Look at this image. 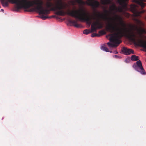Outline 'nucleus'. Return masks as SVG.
I'll return each instance as SVG.
<instances>
[{
    "instance_id": "1",
    "label": "nucleus",
    "mask_w": 146,
    "mask_h": 146,
    "mask_svg": "<svg viewBox=\"0 0 146 146\" xmlns=\"http://www.w3.org/2000/svg\"><path fill=\"white\" fill-rule=\"evenodd\" d=\"M43 4L42 0L32 1V7L35 5L36 6L35 7V9L40 15L49 14L50 11H54L56 12V14L58 15L64 16L67 14L80 21H86L89 25L92 23V19L89 13L85 9H82L72 11L69 10L66 11H64L68 7V5L63 2L62 0H57L54 5L51 2H47L46 6L47 8H50V9H44L42 7Z\"/></svg>"
},
{
    "instance_id": "2",
    "label": "nucleus",
    "mask_w": 146,
    "mask_h": 146,
    "mask_svg": "<svg viewBox=\"0 0 146 146\" xmlns=\"http://www.w3.org/2000/svg\"><path fill=\"white\" fill-rule=\"evenodd\" d=\"M98 17L104 21H108L110 19L112 21L113 23H111L108 21L107 24V29L108 31L111 33H114L113 34H110V37L109 40L110 42L107 44L110 48L117 47L118 45L121 43V41L118 39L119 37H121L125 35L129 39L133 42H135L138 41L139 45L141 47L146 49V41L137 39L136 35L131 30L127 29L125 27V25L121 18L117 15H116L115 19H118L119 21L120 25L122 27H118L115 21V19H114L108 18L107 15H103L99 13L98 15Z\"/></svg>"
},
{
    "instance_id": "3",
    "label": "nucleus",
    "mask_w": 146,
    "mask_h": 146,
    "mask_svg": "<svg viewBox=\"0 0 146 146\" xmlns=\"http://www.w3.org/2000/svg\"><path fill=\"white\" fill-rule=\"evenodd\" d=\"M96 22L93 23L91 26V29H86L84 30L83 33L88 35L89 33L94 32H96L97 29H100L103 27V24L100 22L98 20Z\"/></svg>"
},
{
    "instance_id": "4",
    "label": "nucleus",
    "mask_w": 146,
    "mask_h": 146,
    "mask_svg": "<svg viewBox=\"0 0 146 146\" xmlns=\"http://www.w3.org/2000/svg\"><path fill=\"white\" fill-rule=\"evenodd\" d=\"M136 64L134 65L133 66L134 69L142 74H146V73L143 67L141 61L140 60H138L136 62Z\"/></svg>"
},
{
    "instance_id": "5",
    "label": "nucleus",
    "mask_w": 146,
    "mask_h": 146,
    "mask_svg": "<svg viewBox=\"0 0 146 146\" xmlns=\"http://www.w3.org/2000/svg\"><path fill=\"white\" fill-rule=\"evenodd\" d=\"M127 0H117V3L121 6L117 8V11L121 12L123 11V9L126 7L127 4L126 2Z\"/></svg>"
},
{
    "instance_id": "6",
    "label": "nucleus",
    "mask_w": 146,
    "mask_h": 146,
    "mask_svg": "<svg viewBox=\"0 0 146 146\" xmlns=\"http://www.w3.org/2000/svg\"><path fill=\"white\" fill-rule=\"evenodd\" d=\"M86 0L88 2L87 4L93 8H95L98 7L100 5L99 2L95 0Z\"/></svg>"
},
{
    "instance_id": "7",
    "label": "nucleus",
    "mask_w": 146,
    "mask_h": 146,
    "mask_svg": "<svg viewBox=\"0 0 146 146\" xmlns=\"http://www.w3.org/2000/svg\"><path fill=\"white\" fill-rule=\"evenodd\" d=\"M86 0L88 2L87 4L93 8H95L98 7L100 5L99 2L95 0Z\"/></svg>"
},
{
    "instance_id": "8",
    "label": "nucleus",
    "mask_w": 146,
    "mask_h": 146,
    "mask_svg": "<svg viewBox=\"0 0 146 146\" xmlns=\"http://www.w3.org/2000/svg\"><path fill=\"white\" fill-rule=\"evenodd\" d=\"M121 51L123 54L127 55H129L131 53L134 54L133 50L125 47H123L121 49Z\"/></svg>"
},
{
    "instance_id": "9",
    "label": "nucleus",
    "mask_w": 146,
    "mask_h": 146,
    "mask_svg": "<svg viewBox=\"0 0 146 146\" xmlns=\"http://www.w3.org/2000/svg\"><path fill=\"white\" fill-rule=\"evenodd\" d=\"M137 6L135 5L132 4L131 5L130 8L131 11L134 13H135V15L137 16H139L140 13L138 12L137 9Z\"/></svg>"
},
{
    "instance_id": "10",
    "label": "nucleus",
    "mask_w": 146,
    "mask_h": 146,
    "mask_svg": "<svg viewBox=\"0 0 146 146\" xmlns=\"http://www.w3.org/2000/svg\"><path fill=\"white\" fill-rule=\"evenodd\" d=\"M136 1L137 3L141 6L142 8L144 7L146 5V4L143 2L146 1V0H137Z\"/></svg>"
},
{
    "instance_id": "11",
    "label": "nucleus",
    "mask_w": 146,
    "mask_h": 146,
    "mask_svg": "<svg viewBox=\"0 0 146 146\" xmlns=\"http://www.w3.org/2000/svg\"><path fill=\"white\" fill-rule=\"evenodd\" d=\"M69 22L70 23L72 24L75 27H81V25L78 24L77 21L75 20H69Z\"/></svg>"
},
{
    "instance_id": "12",
    "label": "nucleus",
    "mask_w": 146,
    "mask_h": 146,
    "mask_svg": "<svg viewBox=\"0 0 146 146\" xmlns=\"http://www.w3.org/2000/svg\"><path fill=\"white\" fill-rule=\"evenodd\" d=\"M138 31H139V34L140 35V37H141V35L143 34L146 33V31H145V30L144 29L141 27L139 29H138Z\"/></svg>"
},
{
    "instance_id": "13",
    "label": "nucleus",
    "mask_w": 146,
    "mask_h": 146,
    "mask_svg": "<svg viewBox=\"0 0 146 146\" xmlns=\"http://www.w3.org/2000/svg\"><path fill=\"white\" fill-rule=\"evenodd\" d=\"M131 59L132 61L139 60V57L135 55H132L131 57Z\"/></svg>"
},
{
    "instance_id": "14",
    "label": "nucleus",
    "mask_w": 146,
    "mask_h": 146,
    "mask_svg": "<svg viewBox=\"0 0 146 146\" xmlns=\"http://www.w3.org/2000/svg\"><path fill=\"white\" fill-rule=\"evenodd\" d=\"M76 2L78 3L81 5H83L85 4V2L82 0H76Z\"/></svg>"
},
{
    "instance_id": "15",
    "label": "nucleus",
    "mask_w": 146,
    "mask_h": 146,
    "mask_svg": "<svg viewBox=\"0 0 146 146\" xmlns=\"http://www.w3.org/2000/svg\"><path fill=\"white\" fill-rule=\"evenodd\" d=\"M101 48L102 50L106 52H109L108 49L107 47L104 46H102L101 47Z\"/></svg>"
},
{
    "instance_id": "16",
    "label": "nucleus",
    "mask_w": 146,
    "mask_h": 146,
    "mask_svg": "<svg viewBox=\"0 0 146 146\" xmlns=\"http://www.w3.org/2000/svg\"><path fill=\"white\" fill-rule=\"evenodd\" d=\"M137 23L140 26H143L144 25V23L141 21L139 20H137Z\"/></svg>"
},
{
    "instance_id": "17",
    "label": "nucleus",
    "mask_w": 146,
    "mask_h": 146,
    "mask_svg": "<svg viewBox=\"0 0 146 146\" xmlns=\"http://www.w3.org/2000/svg\"><path fill=\"white\" fill-rule=\"evenodd\" d=\"M98 36H99V35L95 33H93L91 35V36L92 37Z\"/></svg>"
},
{
    "instance_id": "18",
    "label": "nucleus",
    "mask_w": 146,
    "mask_h": 146,
    "mask_svg": "<svg viewBox=\"0 0 146 146\" xmlns=\"http://www.w3.org/2000/svg\"><path fill=\"white\" fill-rule=\"evenodd\" d=\"M50 17H49L46 16H44L43 15L42 16V19H43V20H45L47 18H50Z\"/></svg>"
},
{
    "instance_id": "19",
    "label": "nucleus",
    "mask_w": 146,
    "mask_h": 146,
    "mask_svg": "<svg viewBox=\"0 0 146 146\" xmlns=\"http://www.w3.org/2000/svg\"><path fill=\"white\" fill-rule=\"evenodd\" d=\"M110 1L108 0H106L104 1V3L105 4H107L109 3Z\"/></svg>"
},
{
    "instance_id": "20",
    "label": "nucleus",
    "mask_w": 146,
    "mask_h": 146,
    "mask_svg": "<svg viewBox=\"0 0 146 146\" xmlns=\"http://www.w3.org/2000/svg\"><path fill=\"white\" fill-rule=\"evenodd\" d=\"M114 57L116 58H119V56L117 55H115L114 56Z\"/></svg>"
},
{
    "instance_id": "21",
    "label": "nucleus",
    "mask_w": 146,
    "mask_h": 146,
    "mask_svg": "<svg viewBox=\"0 0 146 146\" xmlns=\"http://www.w3.org/2000/svg\"><path fill=\"white\" fill-rule=\"evenodd\" d=\"M118 53V52L117 51H116L115 52V54H117Z\"/></svg>"
},
{
    "instance_id": "22",
    "label": "nucleus",
    "mask_w": 146,
    "mask_h": 146,
    "mask_svg": "<svg viewBox=\"0 0 146 146\" xmlns=\"http://www.w3.org/2000/svg\"><path fill=\"white\" fill-rule=\"evenodd\" d=\"M106 13H107L108 12V11H107V10H106Z\"/></svg>"
},
{
    "instance_id": "23",
    "label": "nucleus",
    "mask_w": 146,
    "mask_h": 146,
    "mask_svg": "<svg viewBox=\"0 0 146 146\" xmlns=\"http://www.w3.org/2000/svg\"><path fill=\"white\" fill-rule=\"evenodd\" d=\"M110 53H111V52H112V51H110Z\"/></svg>"
},
{
    "instance_id": "24",
    "label": "nucleus",
    "mask_w": 146,
    "mask_h": 146,
    "mask_svg": "<svg viewBox=\"0 0 146 146\" xmlns=\"http://www.w3.org/2000/svg\"><path fill=\"white\" fill-rule=\"evenodd\" d=\"M96 19L95 18H94V19Z\"/></svg>"
},
{
    "instance_id": "25",
    "label": "nucleus",
    "mask_w": 146,
    "mask_h": 146,
    "mask_svg": "<svg viewBox=\"0 0 146 146\" xmlns=\"http://www.w3.org/2000/svg\"><path fill=\"white\" fill-rule=\"evenodd\" d=\"M2 11H3V9H1Z\"/></svg>"
},
{
    "instance_id": "26",
    "label": "nucleus",
    "mask_w": 146,
    "mask_h": 146,
    "mask_svg": "<svg viewBox=\"0 0 146 146\" xmlns=\"http://www.w3.org/2000/svg\"><path fill=\"white\" fill-rule=\"evenodd\" d=\"M114 7L115 8L116 7H115V6H114Z\"/></svg>"
}]
</instances>
